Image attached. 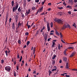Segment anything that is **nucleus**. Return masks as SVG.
<instances>
[{"label":"nucleus","instance_id":"f257e3e1","mask_svg":"<svg viewBox=\"0 0 77 77\" xmlns=\"http://www.w3.org/2000/svg\"><path fill=\"white\" fill-rule=\"evenodd\" d=\"M66 28L71 29V26H70V25H69L65 23L64 24L62 29V30H63V29H65Z\"/></svg>","mask_w":77,"mask_h":77},{"label":"nucleus","instance_id":"f03ea898","mask_svg":"<svg viewBox=\"0 0 77 77\" xmlns=\"http://www.w3.org/2000/svg\"><path fill=\"white\" fill-rule=\"evenodd\" d=\"M54 21H56L57 23H59L60 24H63V20L62 19L60 20V19L57 20L56 19H55L54 20Z\"/></svg>","mask_w":77,"mask_h":77},{"label":"nucleus","instance_id":"7ed1b4c3","mask_svg":"<svg viewBox=\"0 0 77 77\" xmlns=\"http://www.w3.org/2000/svg\"><path fill=\"white\" fill-rule=\"evenodd\" d=\"M5 69L7 72H10L11 70V67L10 66H6L5 67Z\"/></svg>","mask_w":77,"mask_h":77},{"label":"nucleus","instance_id":"20e7f679","mask_svg":"<svg viewBox=\"0 0 77 77\" xmlns=\"http://www.w3.org/2000/svg\"><path fill=\"white\" fill-rule=\"evenodd\" d=\"M19 6V5L18 4V3H17L16 4V5L15 7H14L13 8V12H15V11H16L17 10V9H18V6Z\"/></svg>","mask_w":77,"mask_h":77},{"label":"nucleus","instance_id":"39448f33","mask_svg":"<svg viewBox=\"0 0 77 77\" xmlns=\"http://www.w3.org/2000/svg\"><path fill=\"white\" fill-rule=\"evenodd\" d=\"M47 29L48 31V32H50V24L49 23H48V22H47Z\"/></svg>","mask_w":77,"mask_h":77},{"label":"nucleus","instance_id":"423d86ee","mask_svg":"<svg viewBox=\"0 0 77 77\" xmlns=\"http://www.w3.org/2000/svg\"><path fill=\"white\" fill-rule=\"evenodd\" d=\"M48 36V35L46 34V33L45 34V36H44V38L45 39V41H47V37Z\"/></svg>","mask_w":77,"mask_h":77},{"label":"nucleus","instance_id":"0eeeda50","mask_svg":"<svg viewBox=\"0 0 77 77\" xmlns=\"http://www.w3.org/2000/svg\"><path fill=\"white\" fill-rule=\"evenodd\" d=\"M22 24V23H20V22L19 21L17 24L18 27H17L18 28H19L21 26V25Z\"/></svg>","mask_w":77,"mask_h":77},{"label":"nucleus","instance_id":"6e6552de","mask_svg":"<svg viewBox=\"0 0 77 77\" xmlns=\"http://www.w3.org/2000/svg\"><path fill=\"white\" fill-rule=\"evenodd\" d=\"M69 65H68V63H67L66 65L65 68L66 69H69Z\"/></svg>","mask_w":77,"mask_h":77},{"label":"nucleus","instance_id":"1a4fd4ad","mask_svg":"<svg viewBox=\"0 0 77 77\" xmlns=\"http://www.w3.org/2000/svg\"><path fill=\"white\" fill-rule=\"evenodd\" d=\"M8 16H9L8 15H7L6 16V19L5 20V26L6 25V23H7V21H8Z\"/></svg>","mask_w":77,"mask_h":77},{"label":"nucleus","instance_id":"9d476101","mask_svg":"<svg viewBox=\"0 0 77 77\" xmlns=\"http://www.w3.org/2000/svg\"><path fill=\"white\" fill-rule=\"evenodd\" d=\"M18 15H16L15 16V20H16V22H17V21H18Z\"/></svg>","mask_w":77,"mask_h":77},{"label":"nucleus","instance_id":"9b49d317","mask_svg":"<svg viewBox=\"0 0 77 77\" xmlns=\"http://www.w3.org/2000/svg\"><path fill=\"white\" fill-rule=\"evenodd\" d=\"M57 15H58L59 16H61V15H62L63 14L62 12H58L57 14Z\"/></svg>","mask_w":77,"mask_h":77},{"label":"nucleus","instance_id":"f8f14e48","mask_svg":"<svg viewBox=\"0 0 77 77\" xmlns=\"http://www.w3.org/2000/svg\"><path fill=\"white\" fill-rule=\"evenodd\" d=\"M54 68H55L52 69V71H56V70L57 69V67L56 66H54Z\"/></svg>","mask_w":77,"mask_h":77},{"label":"nucleus","instance_id":"ddd939ff","mask_svg":"<svg viewBox=\"0 0 77 77\" xmlns=\"http://www.w3.org/2000/svg\"><path fill=\"white\" fill-rule=\"evenodd\" d=\"M63 60L64 62H66L67 60V58L65 57L63 58Z\"/></svg>","mask_w":77,"mask_h":77},{"label":"nucleus","instance_id":"4468645a","mask_svg":"<svg viewBox=\"0 0 77 77\" xmlns=\"http://www.w3.org/2000/svg\"><path fill=\"white\" fill-rule=\"evenodd\" d=\"M18 11L19 12H21V7H20L18 9Z\"/></svg>","mask_w":77,"mask_h":77},{"label":"nucleus","instance_id":"2eb2a0df","mask_svg":"<svg viewBox=\"0 0 77 77\" xmlns=\"http://www.w3.org/2000/svg\"><path fill=\"white\" fill-rule=\"evenodd\" d=\"M57 30L56 29H55V31H56V35H58V36H59L60 34L59 33H58V32L57 31Z\"/></svg>","mask_w":77,"mask_h":77},{"label":"nucleus","instance_id":"dca6fc26","mask_svg":"<svg viewBox=\"0 0 77 77\" xmlns=\"http://www.w3.org/2000/svg\"><path fill=\"white\" fill-rule=\"evenodd\" d=\"M74 54H75V53H72L71 54V55L70 56V57H72V56H74Z\"/></svg>","mask_w":77,"mask_h":77},{"label":"nucleus","instance_id":"f3484780","mask_svg":"<svg viewBox=\"0 0 77 77\" xmlns=\"http://www.w3.org/2000/svg\"><path fill=\"white\" fill-rule=\"evenodd\" d=\"M43 9V7H42L39 10V12L40 13V12H41V11Z\"/></svg>","mask_w":77,"mask_h":77},{"label":"nucleus","instance_id":"a211bd4d","mask_svg":"<svg viewBox=\"0 0 77 77\" xmlns=\"http://www.w3.org/2000/svg\"><path fill=\"white\" fill-rule=\"evenodd\" d=\"M29 14L30 13L27 12V10H26V12L25 13V15H26V16H27V15H28V14Z\"/></svg>","mask_w":77,"mask_h":77},{"label":"nucleus","instance_id":"6ab92c4d","mask_svg":"<svg viewBox=\"0 0 77 77\" xmlns=\"http://www.w3.org/2000/svg\"><path fill=\"white\" fill-rule=\"evenodd\" d=\"M58 50H60V44H59L58 45Z\"/></svg>","mask_w":77,"mask_h":77},{"label":"nucleus","instance_id":"aec40b11","mask_svg":"<svg viewBox=\"0 0 77 77\" xmlns=\"http://www.w3.org/2000/svg\"><path fill=\"white\" fill-rule=\"evenodd\" d=\"M11 4L12 6H13L14 5V1H12L11 2Z\"/></svg>","mask_w":77,"mask_h":77},{"label":"nucleus","instance_id":"412c9836","mask_svg":"<svg viewBox=\"0 0 77 77\" xmlns=\"http://www.w3.org/2000/svg\"><path fill=\"white\" fill-rule=\"evenodd\" d=\"M48 72L49 73V75H50L51 74V73H52V72H51V71H50V69L49 70V71H48Z\"/></svg>","mask_w":77,"mask_h":77},{"label":"nucleus","instance_id":"4be33fe9","mask_svg":"<svg viewBox=\"0 0 77 77\" xmlns=\"http://www.w3.org/2000/svg\"><path fill=\"white\" fill-rule=\"evenodd\" d=\"M51 27L52 28L53 27V22H51L50 23Z\"/></svg>","mask_w":77,"mask_h":77},{"label":"nucleus","instance_id":"5701e85b","mask_svg":"<svg viewBox=\"0 0 77 77\" xmlns=\"http://www.w3.org/2000/svg\"><path fill=\"white\" fill-rule=\"evenodd\" d=\"M18 27L16 28V33H18V32L19 30L18 29Z\"/></svg>","mask_w":77,"mask_h":77},{"label":"nucleus","instance_id":"b1692460","mask_svg":"<svg viewBox=\"0 0 77 77\" xmlns=\"http://www.w3.org/2000/svg\"><path fill=\"white\" fill-rule=\"evenodd\" d=\"M66 8H69V9H70V8H71V6L70 5H68L67 6Z\"/></svg>","mask_w":77,"mask_h":77},{"label":"nucleus","instance_id":"393cba45","mask_svg":"<svg viewBox=\"0 0 77 77\" xmlns=\"http://www.w3.org/2000/svg\"><path fill=\"white\" fill-rule=\"evenodd\" d=\"M32 11H35V10L36 9V8H35V7H33L32 8Z\"/></svg>","mask_w":77,"mask_h":77},{"label":"nucleus","instance_id":"a878e982","mask_svg":"<svg viewBox=\"0 0 77 77\" xmlns=\"http://www.w3.org/2000/svg\"><path fill=\"white\" fill-rule=\"evenodd\" d=\"M30 44V41H28V42H27L26 44H27V46H28V45H29Z\"/></svg>","mask_w":77,"mask_h":77},{"label":"nucleus","instance_id":"bb28decb","mask_svg":"<svg viewBox=\"0 0 77 77\" xmlns=\"http://www.w3.org/2000/svg\"><path fill=\"white\" fill-rule=\"evenodd\" d=\"M5 53H6L7 56H8V51L6 50L5 51Z\"/></svg>","mask_w":77,"mask_h":77},{"label":"nucleus","instance_id":"cd10ccee","mask_svg":"<svg viewBox=\"0 0 77 77\" xmlns=\"http://www.w3.org/2000/svg\"><path fill=\"white\" fill-rule=\"evenodd\" d=\"M55 57H56V55H54L53 57L52 58V59H54Z\"/></svg>","mask_w":77,"mask_h":77},{"label":"nucleus","instance_id":"c85d7f7f","mask_svg":"<svg viewBox=\"0 0 77 77\" xmlns=\"http://www.w3.org/2000/svg\"><path fill=\"white\" fill-rule=\"evenodd\" d=\"M18 43L19 44H21V40H19L18 41Z\"/></svg>","mask_w":77,"mask_h":77},{"label":"nucleus","instance_id":"c756f323","mask_svg":"<svg viewBox=\"0 0 77 77\" xmlns=\"http://www.w3.org/2000/svg\"><path fill=\"white\" fill-rule=\"evenodd\" d=\"M55 63V61H54V60H53L52 64H53V65H54Z\"/></svg>","mask_w":77,"mask_h":77},{"label":"nucleus","instance_id":"7c9ffc66","mask_svg":"<svg viewBox=\"0 0 77 77\" xmlns=\"http://www.w3.org/2000/svg\"><path fill=\"white\" fill-rule=\"evenodd\" d=\"M14 77H16L17 75L16 74V72H15V71H14Z\"/></svg>","mask_w":77,"mask_h":77},{"label":"nucleus","instance_id":"2f4dec72","mask_svg":"<svg viewBox=\"0 0 77 77\" xmlns=\"http://www.w3.org/2000/svg\"><path fill=\"white\" fill-rule=\"evenodd\" d=\"M68 49H73L74 48L72 47H69L68 48Z\"/></svg>","mask_w":77,"mask_h":77},{"label":"nucleus","instance_id":"473e14b6","mask_svg":"<svg viewBox=\"0 0 77 77\" xmlns=\"http://www.w3.org/2000/svg\"><path fill=\"white\" fill-rule=\"evenodd\" d=\"M1 63L2 64L4 63V60L2 59L1 60Z\"/></svg>","mask_w":77,"mask_h":77},{"label":"nucleus","instance_id":"72a5a7b5","mask_svg":"<svg viewBox=\"0 0 77 77\" xmlns=\"http://www.w3.org/2000/svg\"><path fill=\"white\" fill-rule=\"evenodd\" d=\"M20 55H19V54H17V59H20Z\"/></svg>","mask_w":77,"mask_h":77},{"label":"nucleus","instance_id":"f704fd0d","mask_svg":"<svg viewBox=\"0 0 77 77\" xmlns=\"http://www.w3.org/2000/svg\"><path fill=\"white\" fill-rule=\"evenodd\" d=\"M21 17L22 18H24V14H22Z\"/></svg>","mask_w":77,"mask_h":77},{"label":"nucleus","instance_id":"c9c22d12","mask_svg":"<svg viewBox=\"0 0 77 77\" xmlns=\"http://www.w3.org/2000/svg\"><path fill=\"white\" fill-rule=\"evenodd\" d=\"M26 6V3L25 2L23 4V6H24V7H25Z\"/></svg>","mask_w":77,"mask_h":77},{"label":"nucleus","instance_id":"e433bc0d","mask_svg":"<svg viewBox=\"0 0 77 77\" xmlns=\"http://www.w3.org/2000/svg\"><path fill=\"white\" fill-rule=\"evenodd\" d=\"M28 27V29H29L30 27H31V26H30V25H29L28 26H27Z\"/></svg>","mask_w":77,"mask_h":77},{"label":"nucleus","instance_id":"4c0bfd02","mask_svg":"<svg viewBox=\"0 0 77 77\" xmlns=\"http://www.w3.org/2000/svg\"><path fill=\"white\" fill-rule=\"evenodd\" d=\"M39 1V0H35V2H36V3H38Z\"/></svg>","mask_w":77,"mask_h":77},{"label":"nucleus","instance_id":"58836bf2","mask_svg":"<svg viewBox=\"0 0 77 77\" xmlns=\"http://www.w3.org/2000/svg\"><path fill=\"white\" fill-rule=\"evenodd\" d=\"M58 9H63V7H59V8H58Z\"/></svg>","mask_w":77,"mask_h":77},{"label":"nucleus","instance_id":"ea45409f","mask_svg":"<svg viewBox=\"0 0 77 77\" xmlns=\"http://www.w3.org/2000/svg\"><path fill=\"white\" fill-rule=\"evenodd\" d=\"M25 35H26L27 36L29 35V33L28 32H26V33H25Z\"/></svg>","mask_w":77,"mask_h":77},{"label":"nucleus","instance_id":"a19ab883","mask_svg":"<svg viewBox=\"0 0 77 77\" xmlns=\"http://www.w3.org/2000/svg\"><path fill=\"white\" fill-rule=\"evenodd\" d=\"M16 68L17 70H18V69H19V67L18 66H16Z\"/></svg>","mask_w":77,"mask_h":77},{"label":"nucleus","instance_id":"79ce46f5","mask_svg":"<svg viewBox=\"0 0 77 77\" xmlns=\"http://www.w3.org/2000/svg\"><path fill=\"white\" fill-rule=\"evenodd\" d=\"M27 12L30 14V9L28 10Z\"/></svg>","mask_w":77,"mask_h":77},{"label":"nucleus","instance_id":"37998d69","mask_svg":"<svg viewBox=\"0 0 77 77\" xmlns=\"http://www.w3.org/2000/svg\"><path fill=\"white\" fill-rule=\"evenodd\" d=\"M68 13L69 14H71V11H69L68 12Z\"/></svg>","mask_w":77,"mask_h":77},{"label":"nucleus","instance_id":"c03bdc74","mask_svg":"<svg viewBox=\"0 0 77 77\" xmlns=\"http://www.w3.org/2000/svg\"><path fill=\"white\" fill-rule=\"evenodd\" d=\"M63 5H64V6H66V3H65V2H64L63 3Z\"/></svg>","mask_w":77,"mask_h":77},{"label":"nucleus","instance_id":"a18cd8bd","mask_svg":"<svg viewBox=\"0 0 77 77\" xmlns=\"http://www.w3.org/2000/svg\"><path fill=\"white\" fill-rule=\"evenodd\" d=\"M15 26H12V29H13V30H14V29H15Z\"/></svg>","mask_w":77,"mask_h":77},{"label":"nucleus","instance_id":"49530a36","mask_svg":"<svg viewBox=\"0 0 77 77\" xmlns=\"http://www.w3.org/2000/svg\"><path fill=\"white\" fill-rule=\"evenodd\" d=\"M16 63H17V62H16V60H15L14 62V65H16Z\"/></svg>","mask_w":77,"mask_h":77},{"label":"nucleus","instance_id":"de8ad7c7","mask_svg":"<svg viewBox=\"0 0 77 77\" xmlns=\"http://www.w3.org/2000/svg\"><path fill=\"white\" fill-rule=\"evenodd\" d=\"M66 77H70V76L69 75H66Z\"/></svg>","mask_w":77,"mask_h":77},{"label":"nucleus","instance_id":"09e8293b","mask_svg":"<svg viewBox=\"0 0 77 77\" xmlns=\"http://www.w3.org/2000/svg\"><path fill=\"white\" fill-rule=\"evenodd\" d=\"M51 38H49L48 39V41H50V39H51Z\"/></svg>","mask_w":77,"mask_h":77},{"label":"nucleus","instance_id":"8fccbe9b","mask_svg":"<svg viewBox=\"0 0 77 77\" xmlns=\"http://www.w3.org/2000/svg\"><path fill=\"white\" fill-rule=\"evenodd\" d=\"M15 26V23H13L12 25V26Z\"/></svg>","mask_w":77,"mask_h":77},{"label":"nucleus","instance_id":"3c124183","mask_svg":"<svg viewBox=\"0 0 77 77\" xmlns=\"http://www.w3.org/2000/svg\"><path fill=\"white\" fill-rule=\"evenodd\" d=\"M74 9V10H73L74 12L77 11V9Z\"/></svg>","mask_w":77,"mask_h":77},{"label":"nucleus","instance_id":"603ef678","mask_svg":"<svg viewBox=\"0 0 77 77\" xmlns=\"http://www.w3.org/2000/svg\"><path fill=\"white\" fill-rule=\"evenodd\" d=\"M48 5L49 6H51V3H48Z\"/></svg>","mask_w":77,"mask_h":77},{"label":"nucleus","instance_id":"864d4df0","mask_svg":"<svg viewBox=\"0 0 77 77\" xmlns=\"http://www.w3.org/2000/svg\"><path fill=\"white\" fill-rule=\"evenodd\" d=\"M61 41L63 43H65V42L63 41V40H61Z\"/></svg>","mask_w":77,"mask_h":77},{"label":"nucleus","instance_id":"5fc2aeb1","mask_svg":"<svg viewBox=\"0 0 77 77\" xmlns=\"http://www.w3.org/2000/svg\"><path fill=\"white\" fill-rule=\"evenodd\" d=\"M72 26H75V23H74Z\"/></svg>","mask_w":77,"mask_h":77},{"label":"nucleus","instance_id":"6e6d98bb","mask_svg":"<svg viewBox=\"0 0 77 77\" xmlns=\"http://www.w3.org/2000/svg\"><path fill=\"white\" fill-rule=\"evenodd\" d=\"M38 12H39V10L38 11H37V13L35 14V15H38Z\"/></svg>","mask_w":77,"mask_h":77},{"label":"nucleus","instance_id":"4d7b16f0","mask_svg":"<svg viewBox=\"0 0 77 77\" xmlns=\"http://www.w3.org/2000/svg\"><path fill=\"white\" fill-rule=\"evenodd\" d=\"M26 45H25L23 47V48H26Z\"/></svg>","mask_w":77,"mask_h":77},{"label":"nucleus","instance_id":"13d9d810","mask_svg":"<svg viewBox=\"0 0 77 77\" xmlns=\"http://www.w3.org/2000/svg\"><path fill=\"white\" fill-rule=\"evenodd\" d=\"M44 3H45V1H44L43 2H42V5H44Z\"/></svg>","mask_w":77,"mask_h":77},{"label":"nucleus","instance_id":"bf43d9fd","mask_svg":"<svg viewBox=\"0 0 77 77\" xmlns=\"http://www.w3.org/2000/svg\"><path fill=\"white\" fill-rule=\"evenodd\" d=\"M31 59H32L31 58H30V59L29 60V62H30V61H31V60H32Z\"/></svg>","mask_w":77,"mask_h":77},{"label":"nucleus","instance_id":"052dcab7","mask_svg":"<svg viewBox=\"0 0 77 77\" xmlns=\"http://www.w3.org/2000/svg\"><path fill=\"white\" fill-rule=\"evenodd\" d=\"M60 37L61 39H62V37H63V36H62V35H60Z\"/></svg>","mask_w":77,"mask_h":77},{"label":"nucleus","instance_id":"680f3d73","mask_svg":"<svg viewBox=\"0 0 77 77\" xmlns=\"http://www.w3.org/2000/svg\"><path fill=\"white\" fill-rule=\"evenodd\" d=\"M74 2H75V3H77V0H74Z\"/></svg>","mask_w":77,"mask_h":77},{"label":"nucleus","instance_id":"e2e57ef3","mask_svg":"<svg viewBox=\"0 0 77 77\" xmlns=\"http://www.w3.org/2000/svg\"><path fill=\"white\" fill-rule=\"evenodd\" d=\"M69 2H72V0H69Z\"/></svg>","mask_w":77,"mask_h":77},{"label":"nucleus","instance_id":"0e129e2a","mask_svg":"<svg viewBox=\"0 0 77 77\" xmlns=\"http://www.w3.org/2000/svg\"><path fill=\"white\" fill-rule=\"evenodd\" d=\"M45 29V27L43 26L42 29L43 30H44Z\"/></svg>","mask_w":77,"mask_h":77},{"label":"nucleus","instance_id":"69168bd1","mask_svg":"<svg viewBox=\"0 0 77 77\" xmlns=\"http://www.w3.org/2000/svg\"><path fill=\"white\" fill-rule=\"evenodd\" d=\"M38 33H39V32H38V31H37V32L36 33V35H38Z\"/></svg>","mask_w":77,"mask_h":77},{"label":"nucleus","instance_id":"338daca9","mask_svg":"<svg viewBox=\"0 0 77 77\" xmlns=\"http://www.w3.org/2000/svg\"><path fill=\"white\" fill-rule=\"evenodd\" d=\"M22 64H24V60H23L22 61Z\"/></svg>","mask_w":77,"mask_h":77},{"label":"nucleus","instance_id":"774afa93","mask_svg":"<svg viewBox=\"0 0 77 77\" xmlns=\"http://www.w3.org/2000/svg\"><path fill=\"white\" fill-rule=\"evenodd\" d=\"M51 10V8H49L48 9V11H50Z\"/></svg>","mask_w":77,"mask_h":77}]
</instances>
